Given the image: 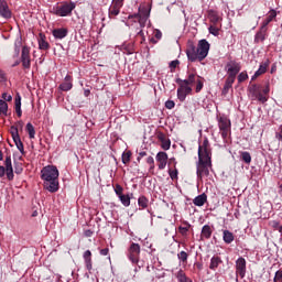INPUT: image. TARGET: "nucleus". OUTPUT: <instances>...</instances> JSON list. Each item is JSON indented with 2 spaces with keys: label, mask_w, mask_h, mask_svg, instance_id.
Instances as JSON below:
<instances>
[{
  "label": "nucleus",
  "mask_w": 282,
  "mask_h": 282,
  "mask_svg": "<svg viewBox=\"0 0 282 282\" xmlns=\"http://www.w3.org/2000/svg\"><path fill=\"white\" fill-rule=\"evenodd\" d=\"M213 152L210 151V143L208 139H204L203 144L198 147V162L197 166V177H208L210 175V169H213L212 161Z\"/></svg>",
  "instance_id": "nucleus-1"
},
{
  "label": "nucleus",
  "mask_w": 282,
  "mask_h": 282,
  "mask_svg": "<svg viewBox=\"0 0 282 282\" xmlns=\"http://www.w3.org/2000/svg\"><path fill=\"white\" fill-rule=\"evenodd\" d=\"M208 52H210V43L206 40L198 41L197 47L195 44L189 43L186 50L187 58L192 63H195V61H204V58L208 56Z\"/></svg>",
  "instance_id": "nucleus-2"
},
{
  "label": "nucleus",
  "mask_w": 282,
  "mask_h": 282,
  "mask_svg": "<svg viewBox=\"0 0 282 282\" xmlns=\"http://www.w3.org/2000/svg\"><path fill=\"white\" fill-rule=\"evenodd\" d=\"M42 180L44 181V188L48 193H56L58 191V169L54 165H48L42 169Z\"/></svg>",
  "instance_id": "nucleus-3"
},
{
  "label": "nucleus",
  "mask_w": 282,
  "mask_h": 282,
  "mask_svg": "<svg viewBox=\"0 0 282 282\" xmlns=\"http://www.w3.org/2000/svg\"><path fill=\"white\" fill-rule=\"evenodd\" d=\"M183 83H185L188 87H193V85H196L195 91L196 94H199V91L204 89V83H206V79L195 73H191L188 74L186 79H183Z\"/></svg>",
  "instance_id": "nucleus-4"
},
{
  "label": "nucleus",
  "mask_w": 282,
  "mask_h": 282,
  "mask_svg": "<svg viewBox=\"0 0 282 282\" xmlns=\"http://www.w3.org/2000/svg\"><path fill=\"white\" fill-rule=\"evenodd\" d=\"M12 182L14 180V169L12 167V156L7 155L4 160V166L0 165V177H4Z\"/></svg>",
  "instance_id": "nucleus-5"
},
{
  "label": "nucleus",
  "mask_w": 282,
  "mask_h": 282,
  "mask_svg": "<svg viewBox=\"0 0 282 282\" xmlns=\"http://www.w3.org/2000/svg\"><path fill=\"white\" fill-rule=\"evenodd\" d=\"M175 83L178 84L177 98L181 102H184V100H186V96H191V94H193V87L184 83L182 78H176Z\"/></svg>",
  "instance_id": "nucleus-6"
},
{
  "label": "nucleus",
  "mask_w": 282,
  "mask_h": 282,
  "mask_svg": "<svg viewBox=\"0 0 282 282\" xmlns=\"http://www.w3.org/2000/svg\"><path fill=\"white\" fill-rule=\"evenodd\" d=\"M249 94L251 95V100H258V102H261L262 105L268 102V97L264 96L261 85H251Z\"/></svg>",
  "instance_id": "nucleus-7"
},
{
  "label": "nucleus",
  "mask_w": 282,
  "mask_h": 282,
  "mask_svg": "<svg viewBox=\"0 0 282 282\" xmlns=\"http://www.w3.org/2000/svg\"><path fill=\"white\" fill-rule=\"evenodd\" d=\"M75 9V2H64L62 6L56 8L55 14H57V17H69V14H72V11H74Z\"/></svg>",
  "instance_id": "nucleus-8"
},
{
  "label": "nucleus",
  "mask_w": 282,
  "mask_h": 282,
  "mask_svg": "<svg viewBox=\"0 0 282 282\" xmlns=\"http://www.w3.org/2000/svg\"><path fill=\"white\" fill-rule=\"evenodd\" d=\"M218 127L220 129V135L226 140L230 135V119L220 117L218 120Z\"/></svg>",
  "instance_id": "nucleus-9"
},
{
  "label": "nucleus",
  "mask_w": 282,
  "mask_h": 282,
  "mask_svg": "<svg viewBox=\"0 0 282 282\" xmlns=\"http://www.w3.org/2000/svg\"><path fill=\"white\" fill-rule=\"evenodd\" d=\"M21 63L24 69L32 67V58L30 57V47L23 46L21 53Z\"/></svg>",
  "instance_id": "nucleus-10"
},
{
  "label": "nucleus",
  "mask_w": 282,
  "mask_h": 282,
  "mask_svg": "<svg viewBox=\"0 0 282 282\" xmlns=\"http://www.w3.org/2000/svg\"><path fill=\"white\" fill-rule=\"evenodd\" d=\"M226 70L228 73V76L231 78H237V74H239V72H241V65H239V63L237 62H229L226 65Z\"/></svg>",
  "instance_id": "nucleus-11"
},
{
  "label": "nucleus",
  "mask_w": 282,
  "mask_h": 282,
  "mask_svg": "<svg viewBox=\"0 0 282 282\" xmlns=\"http://www.w3.org/2000/svg\"><path fill=\"white\" fill-rule=\"evenodd\" d=\"M11 135H12V140H13L17 149L23 155V153H25V150L23 148V142L21 141V137L19 135V132H18L17 128L11 127Z\"/></svg>",
  "instance_id": "nucleus-12"
},
{
  "label": "nucleus",
  "mask_w": 282,
  "mask_h": 282,
  "mask_svg": "<svg viewBox=\"0 0 282 282\" xmlns=\"http://www.w3.org/2000/svg\"><path fill=\"white\" fill-rule=\"evenodd\" d=\"M0 17L7 21L12 19V11L6 0H0Z\"/></svg>",
  "instance_id": "nucleus-13"
},
{
  "label": "nucleus",
  "mask_w": 282,
  "mask_h": 282,
  "mask_svg": "<svg viewBox=\"0 0 282 282\" xmlns=\"http://www.w3.org/2000/svg\"><path fill=\"white\" fill-rule=\"evenodd\" d=\"M138 257H140V245L132 243L129 248V259L132 263H138Z\"/></svg>",
  "instance_id": "nucleus-14"
},
{
  "label": "nucleus",
  "mask_w": 282,
  "mask_h": 282,
  "mask_svg": "<svg viewBox=\"0 0 282 282\" xmlns=\"http://www.w3.org/2000/svg\"><path fill=\"white\" fill-rule=\"evenodd\" d=\"M156 162L159 163V170L164 171L169 162V154H166V152H159L156 154Z\"/></svg>",
  "instance_id": "nucleus-15"
},
{
  "label": "nucleus",
  "mask_w": 282,
  "mask_h": 282,
  "mask_svg": "<svg viewBox=\"0 0 282 282\" xmlns=\"http://www.w3.org/2000/svg\"><path fill=\"white\" fill-rule=\"evenodd\" d=\"M236 274L237 276H240V279H243L246 276V259L239 258L236 262Z\"/></svg>",
  "instance_id": "nucleus-16"
},
{
  "label": "nucleus",
  "mask_w": 282,
  "mask_h": 282,
  "mask_svg": "<svg viewBox=\"0 0 282 282\" xmlns=\"http://www.w3.org/2000/svg\"><path fill=\"white\" fill-rule=\"evenodd\" d=\"M129 19H135V21H139L140 28H144L147 21H149V13H137L134 15H129Z\"/></svg>",
  "instance_id": "nucleus-17"
},
{
  "label": "nucleus",
  "mask_w": 282,
  "mask_h": 282,
  "mask_svg": "<svg viewBox=\"0 0 282 282\" xmlns=\"http://www.w3.org/2000/svg\"><path fill=\"white\" fill-rule=\"evenodd\" d=\"M274 19H276V10L271 9L268 14L267 18L263 20L262 22V28H268V25H270V23H272V21H274Z\"/></svg>",
  "instance_id": "nucleus-18"
},
{
  "label": "nucleus",
  "mask_w": 282,
  "mask_h": 282,
  "mask_svg": "<svg viewBox=\"0 0 282 282\" xmlns=\"http://www.w3.org/2000/svg\"><path fill=\"white\" fill-rule=\"evenodd\" d=\"M267 34H268V28L261 26L260 31H258L254 36V43H263V41H265Z\"/></svg>",
  "instance_id": "nucleus-19"
},
{
  "label": "nucleus",
  "mask_w": 282,
  "mask_h": 282,
  "mask_svg": "<svg viewBox=\"0 0 282 282\" xmlns=\"http://www.w3.org/2000/svg\"><path fill=\"white\" fill-rule=\"evenodd\" d=\"M74 87L72 84V76L67 75L64 82L59 85L61 91H69Z\"/></svg>",
  "instance_id": "nucleus-20"
},
{
  "label": "nucleus",
  "mask_w": 282,
  "mask_h": 282,
  "mask_svg": "<svg viewBox=\"0 0 282 282\" xmlns=\"http://www.w3.org/2000/svg\"><path fill=\"white\" fill-rule=\"evenodd\" d=\"M122 7L118 6V4H113V2L111 3V6L109 7V19H116V17H118V14H120V10Z\"/></svg>",
  "instance_id": "nucleus-21"
},
{
  "label": "nucleus",
  "mask_w": 282,
  "mask_h": 282,
  "mask_svg": "<svg viewBox=\"0 0 282 282\" xmlns=\"http://www.w3.org/2000/svg\"><path fill=\"white\" fill-rule=\"evenodd\" d=\"M223 239L225 243H232V241H235V234H232L230 230H224Z\"/></svg>",
  "instance_id": "nucleus-22"
},
{
  "label": "nucleus",
  "mask_w": 282,
  "mask_h": 282,
  "mask_svg": "<svg viewBox=\"0 0 282 282\" xmlns=\"http://www.w3.org/2000/svg\"><path fill=\"white\" fill-rule=\"evenodd\" d=\"M53 36L59 40L65 39V36H67V29L62 28L53 30Z\"/></svg>",
  "instance_id": "nucleus-23"
},
{
  "label": "nucleus",
  "mask_w": 282,
  "mask_h": 282,
  "mask_svg": "<svg viewBox=\"0 0 282 282\" xmlns=\"http://www.w3.org/2000/svg\"><path fill=\"white\" fill-rule=\"evenodd\" d=\"M87 270H91V251L86 250L83 254Z\"/></svg>",
  "instance_id": "nucleus-24"
},
{
  "label": "nucleus",
  "mask_w": 282,
  "mask_h": 282,
  "mask_svg": "<svg viewBox=\"0 0 282 282\" xmlns=\"http://www.w3.org/2000/svg\"><path fill=\"white\" fill-rule=\"evenodd\" d=\"M206 194H200L194 198L193 204L195 206H204V204H206Z\"/></svg>",
  "instance_id": "nucleus-25"
},
{
  "label": "nucleus",
  "mask_w": 282,
  "mask_h": 282,
  "mask_svg": "<svg viewBox=\"0 0 282 282\" xmlns=\"http://www.w3.org/2000/svg\"><path fill=\"white\" fill-rule=\"evenodd\" d=\"M153 278L154 279H164L165 272L164 269H158L155 267H152Z\"/></svg>",
  "instance_id": "nucleus-26"
},
{
  "label": "nucleus",
  "mask_w": 282,
  "mask_h": 282,
  "mask_svg": "<svg viewBox=\"0 0 282 282\" xmlns=\"http://www.w3.org/2000/svg\"><path fill=\"white\" fill-rule=\"evenodd\" d=\"M39 47L40 50H48L50 48V43L45 41V35L40 33V39H39Z\"/></svg>",
  "instance_id": "nucleus-27"
},
{
  "label": "nucleus",
  "mask_w": 282,
  "mask_h": 282,
  "mask_svg": "<svg viewBox=\"0 0 282 282\" xmlns=\"http://www.w3.org/2000/svg\"><path fill=\"white\" fill-rule=\"evenodd\" d=\"M213 235V229H210V226L205 225L202 229V237H204L205 239H210Z\"/></svg>",
  "instance_id": "nucleus-28"
},
{
  "label": "nucleus",
  "mask_w": 282,
  "mask_h": 282,
  "mask_svg": "<svg viewBox=\"0 0 282 282\" xmlns=\"http://www.w3.org/2000/svg\"><path fill=\"white\" fill-rule=\"evenodd\" d=\"M235 83V77H227L224 89H223V94H226L227 91H229V89L232 87V84Z\"/></svg>",
  "instance_id": "nucleus-29"
},
{
  "label": "nucleus",
  "mask_w": 282,
  "mask_h": 282,
  "mask_svg": "<svg viewBox=\"0 0 282 282\" xmlns=\"http://www.w3.org/2000/svg\"><path fill=\"white\" fill-rule=\"evenodd\" d=\"M26 131L29 133L30 140H34L36 135V130L34 129V126L31 122L26 123Z\"/></svg>",
  "instance_id": "nucleus-30"
},
{
  "label": "nucleus",
  "mask_w": 282,
  "mask_h": 282,
  "mask_svg": "<svg viewBox=\"0 0 282 282\" xmlns=\"http://www.w3.org/2000/svg\"><path fill=\"white\" fill-rule=\"evenodd\" d=\"M119 199L123 206H131V196L121 194V196H119Z\"/></svg>",
  "instance_id": "nucleus-31"
},
{
  "label": "nucleus",
  "mask_w": 282,
  "mask_h": 282,
  "mask_svg": "<svg viewBox=\"0 0 282 282\" xmlns=\"http://www.w3.org/2000/svg\"><path fill=\"white\" fill-rule=\"evenodd\" d=\"M219 263H221V259L218 257H213L209 264L210 270H217Z\"/></svg>",
  "instance_id": "nucleus-32"
},
{
  "label": "nucleus",
  "mask_w": 282,
  "mask_h": 282,
  "mask_svg": "<svg viewBox=\"0 0 282 282\" xmlns=\"http://www.w3.org/2000/svg\"><path fill=\"white\" fill-rule=\"evenodd\" d=\"M0 116H8V102L3 99H0Z\"/></svg>",
  "instance_id": "nucleus-33"
},
{
  "label": "nucleus",
  "mask_w": 282,
  "mask_h": 282,
  "mask_svg": "<svg viewBox=\"0 0 282 282\" xmlns=\"http://www.w3.org/2000/svg\"><path fill=\"white\" fill-rule=\"evenodd\" d=\"M209 21L212 23H219V21H221V18L219 17V14L215 11H209Z\"/></svg>",
  "instance_id": "nucleus-34"
},
{
  "label": "nucleus",
  "mask_w": 282,
  "mask_h": 282,
  "mask_svg": "<svg viewBox=\"0 0 282 282\" xmlns=\"http://www.w3.org/2000/svg\"><path fill=\"white\" fill-rule=\"evenodd\" d=\"M268 67H270V59H267L264 63L260 64L258 72L263 75L268 72Z\"/></svg>",
  "instance_id": "nucleus-35"
},
{
  "label": "nucleus",
  "mask_w": 282,
  "mask_h": 282,
  "mask_svg": "<svg viewBox=\"0 0 282 282\" xmlns=\"http://www.w3.org/2000/svg\"><path fill=\"white\" fill-rule=\"evenodd\" d=\"M268 67H270V59H267L264 63L260 64L258 72L263 75L268 72Z\"/></svg>",
  "instance_id": "nucleus-36"
},
{
  "label": "nucleus",
  "mask_w": 282,
  "mask_h": 282,
  "mask_svg": "<svg viewBox=\"0 0 282 282\" xmlns=\"http://www.w3.org/2000/svg\"><path fill=\"white\" fill-rule=\"evenodd\" d=\"M161 149H163V151H169V149H171V140L161 138Z\"/></svg>",
  "instance_id": "nucleus-37"
},
{
  "label": "nucleus",
  "mask_w": 282,
  "mask_h": 282,
  "mask_svg": "<svg viewBox=\"0 0 282 282\" xmlns=\"http://www.w3.org/2000/svg\"><path fill=\"white\" fill-rule=\"evenodd\" d=\"M138 204L141 208H147V206H149V199H147L144 196H140Z\"/></svg>",
  "instance_id": "nucleus-38"
},
{
  "label": "nucleus",
  "mask_w": 282,
  "mask_h": 282,
  "mask_svg": "<svg viewBox=\"0 0 282 282\" xmlns=\"http://www.w3.org/2000/svg\"><path fill=\"white\" fill-rule=\"evenodd\" d=\"M129 162H131V151L123 152L122 153V163L129 164Z\"/></svg>",
  "instance_id": "nucleus-39"
},
{
  "label": "nucleus",
  "mask_w": 282,
  "mask_h": 282,
  "mask_svg": "<svg viewBox=\"0 0 282 282\" xmlns=\"http://www.w3.org/2000/svg\"><path fill=\"white\" fill-rule=\"evenodd\" d=\"M209 34H213V36H219V29L215 25H210L208 28Z\"/></svg>",
  "instance_id": "nucleus-40"
},
{
  "label": "nucleus",
  "mask_w": 282,
  "mask_h": 282,
  "mask_svg": "<svg viewBox=\"0 0 282 282\" xmlns=\"http://www.w3.org/2000/svg\"><path fill=\"white\" fill-rule=\"evenodd\" d=\"M273 282H282V269H280L275 272V275L273 278Z\"/></svg>",
  "instance_id": "nucleus-41"
},
{
  "label": "nucleus",
  "mask_w": 282,
  "mask_h": 282,
  "mask_svg": "<svg viewBox=\"0 0 282 282\" xmlns=\"http://www.w3.org/2000/svg\"><path fill=\"white\" fill-rule=\"evenodd\" d=\"M189 229H191V226L180 227L178 231H180L181 235H183V237H186L188 235Z\"/></svg>",
  "instance_id": "nucleus-42"
},
{
  "label": "nucleus",
  "mask_w": 282,
  "mask_h": 282,
  "mask_svg": "<svg viewBox=\"0 0 282 282\" xmlns=\"http://www.w3.org/2000/svg\"><path fill=\"white\" fill-rule=\"evenodd\" d=\"M178 259H180V261H186L187 259H188V253H186L185 251H181L180 253H178Z\"/></svg>",
  "instance_id": "nucleus-43"
},
{
  "label": "nucleus",
  "mask_w": 282,
  "mask_h": 282,
  "mask_svg": "<svg viewBox=\"0 0 282 282\" xmlns=\"http://www.w3.org/2000/svg\"><path fill=\"white\" fill-rule=\"evenodd\" d=\"M147 164L150 165V169H155V160L153 159V156H149L147 159Z\"/></svg>",
  "instance_id": "nucleus-44"
},
{
  "label": "nucleus",
  "mask_w": 282,
  "mask_h": 282,
  "mask_svg": "<svg viewBox=\"0 0 282 282\" xmlns=\"http://www.w3.org/2000/svg\"><path fill=\"white\" fill-rule=\"evenodd\" d=\"M180 65V61L175 59L170 63V69L171 72H175V68Z\"/></svg>",
  "instance_id": "nucleus-45"
},
{
  "label": "nucleus",
  "mask_w": 282,
  "mask_h": 282,
  "mask_svg": "<svg viewBox=\"0 0 282 282\" xmlns=\"http://www.w3.org/2000/svg\"><path fill=\"white\" fill-rule=\"evenodd\" d=\"M122 191H123L122 186L116 185V187H115V193H116V195H117L118 197H120V196L123 195V194H122Z\"/></svg>",
  "instance_id": "nucleus-46"
},
{
  "label": "nucleus",
  "mask_w": 282,
  "mask_h": 282,
  "mask_svg": "<svg viewBox=\"0 0 282 282\" xmlns=\"http://www.w3.org/2000/svg\"><path fill=\"white\" fill-rule=\"evenodd\" d=\"M165 107H166V109H174V108H175V101H173V100H167V101L165 102Z\"/></svg>",
  "instance_id": "nucleus-47"
},
{
  "label": "nucleus",
  "mask_w": 282,
  "mask_h": 282,
  "mask_svg": "<svg viewBox=\"0 0 282 282\" xmlns=\"http://www.w3.org/2000/svg\"><path fill=\"white\" fill-rule=\"evenodd\" d=\"M2 98L3 100H6L7 102H10V100H12V95L8 94V93H3L2 94Z\"/></svg>",
  "instance_id": "nucleus-48"
},
{
  "label": "nucleus",
  "mask_w": 282,
  "mask_h": 282,
  "mask_svg": "<svg viewBox=\"0 0 282 282\" xmlns=\"http://www.w3.org/2000/svg\"><path fill=\"white\" fill-rule=\"evenodd\" d=\"M246 78H248V74H246V73H240L238 76L239 83H243V80H246Z\"/></svg>",
  "instance_id": "nucleus-49"
},
{
  "label": "nucleus",
  "mask_w": 282,
  "mask_h": 282,
  "mask_svg": "<svg viewBox=\"0 0 282 282\" xmlns=\"http://www.w3.org/2000/svg\"><path fill=\"white\" fill-rule=\"evenodd\" d=\"M11 127H14L19 133V129L22 131L23 130V121H18L15 123V126H11Z\"/></svg>",
  "instance_id": "nucleus-50"
},
{
  "label": "nucleus",
  "mask_w": 282,
  "mask_h": 282,
  "mask_svg": "<svg viewBox=\"0 0 282 282\" xmlns=\"http://www.w3.org/2000/svg\"><path fill=\"white\" fill-rule=\"evenodd\" d=\"M271 226H272V228H274V230H278V231H279V228H281L280 223L276 221V220H273V221L271 223Z\"/></svg>",
  "instance_id": "nucleus-51"
},
{
  "label": "nucleus",
  "mask_w": 282,
  "mask_h": 282,
  "mask_svg": "<svg viewBox=\"0 0 282 282\" xmlns=\"http://www.w3.org/2000/svg\"><path fill=\"white\" fill-rule=\"evenodd\" d=\"M241 160L246 164H248V152H241Z\"/></svg>",
  "instance_id": "nucleus-52"
},
{
  "label": "nucleus",
  "mask_w": 282,
  "mask_h": 282,
  "mask_svg": "<svg viewBox=\"0 0 282 282\" xmlns=\"http://www.w3.org/2000/svg\"><path fill=\"white\" fill-rule=\"evenodd\" d=\"M112 3L122 8L124 0H112Z\"/></svg>",
  "instance_id": "nucleus-53"
},
{
  "label": "nucleus",
  "mask_w": 282,
  "mask_h": 282,
  "mask_svg": "<svg viewBox=\"0 0 282 282\" xmlns=\"http://www.w3.org/2000/svg\"><path fill=\"white\" fill-rule=\"evenodd\" d=\"M100 254H101L102 257H107V254H109V248L101 249V250H100Z\"/></svg>",
  "instance_id": "nucleus-54"
},
{
  "label": "nucleus",
  "mask_w": 282,
  "mask_h": 282,
  "mask_svg": "<svg viewBox=\"0 0 282 282\" xmlns=\"http://www.w3.org/2000/svg\"><path fill=\"white\" fill-rule=\"evenodd\" d=\"M154 36L158 40L162 39V31L161 30H155Z\"/></svg>",
  "instance_id": "nucleus-55"
},
{
  "label": "nucleus",
  "mask_w": 282,
  "mask_h": 282,
  "mask_svg": "<svg viewBox=\"0 0 282 282\" xmlns=\"http://www.w3.org/2000/svg\"><path fill=\"white\" fill-rule=\"evenodd\" d=\"M262 94L268 98V94H270V87L267 86L264 89L262 88Z\"/></svg>",
  "instance_id": "nucleus-56"
},
{
  "label": "nucleus",
  "mask_w": 282,
  "mask_h": 282,
  "mask_svg": "<svg viewBox=\"0 0 282 282\" xmlns=\"http://www.w3.org/2000/svg\"><path fill=\"white\" fill-rule=\"evenodd\" d=\"M171 180H175L177 177V171L170 172Z\"/></svg>",
  "instance_id": "nucleus-57"
},
{
  "label": "nucleus",
  "mask_w": 282,
  "mask_h": 282,
  "mask_svg": "<svg viewBox=\"0 0 282 282\" xmlns=\"http://www.w3.org/2000/svg\"><path fill=\"white\" fill-rule=\"evenodd\" d=\"M259 76H262L261 73L259 70H257L254 73V75L251 77V80H257V78H259Z\"/></svg>",
  "instance_id": "nucleus-58"
},
{
  "label": "nucleus",
  "mask_w": 282,
  "mask_h": 282,
  "mask_svg": "<svg viewBox=\"0 0 282 282\" xmlns=\"http://www.w3.org/2000/svg\"><path fill=\"white\" fill-rule=\"evenodd\" d=\"M259 76H262L261 73L259 70H257L254 73V75L251 77V80H257V78H259Z\"/></svg>",
  "instance_id": "nucleus-59"
},
{
  "label": "nucleus",
  "mask_w": 282,
  "mask_h": 282,
  "mask_svg": "<svg viewBox=\"0 0 282 282\" xmlns=\"http://www.w3.org/2000/svg\"><path fill=\"white\" fill-rule=\"evenodd\" d=\"M21 107V96H18L15 99V108Z\"/></svg>",
  "instance_id": "nucleus-60"
},
{
  "label": "nucleus",
  "mask_w": 282,
  "mask_h": 282,
  "mask_svg": "<svg viewBox=\"0 0 282 282\" xmlns=\"http://www.w3.org/2000/svg\"><path fill=\"white\" fill-rule=\"evenodd\" d=\"M85 237H91V235H94V231H91L90 229L86 230L84 232Z\"/></svg>",
  "instance_id": "nucleus-61"
},
{
  "label": "nucleus",
  "mask_w": 282,
  "mask_h": 282,
  "mask_svg": "<svg viewBox=\"0 0 282 282\" xmlns=\"http://www.w3.org/2000/svg\"><path fill=\"white\" fill-rule=\"evenodd\" d=\"M15 113L19 116V118H21L22 116L21 107L15 108Z\"/></svg>",
  "instance_id": "nucleus-62"
},
{
  "label": "nucleus",
  "mask_w": 282,
  "mask_h": 282,
  "mask_svg": "<svg viewBox=\"0 0 282 282\" xmlns=\"http://www.w3.org/2000/svg\"><path fill=\"white\" fill-rule=\"evenodd\" d=\"M89 94H91V91H90L89 89H86V90L84 91V96H85L86 98L89 96Z\"/></svg>",
  "instance_id": "nucleus-63"
},
{
  "label": "nucleus",
  "mask_w": 282,
  "mask_h": 282,
  "mask_svg": "<svg viewBox=\"0 0 282 282\" xmlns=\"http://www.w3.org/2000/svg\"><path fill=\"white\" fill-rule=\"evenodd\" d=\"M139 155H140L141 158H145V155H147V152H145V151H143V152H140V153H139Z\"/></svg>",
  "instance_id": "nucleus-64"
}]
</instances>
